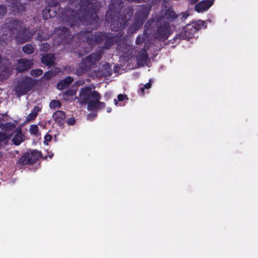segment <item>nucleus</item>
Returning a JSON list of instances; mask_svg holds the SVG:
<instances>
[{
  "label": "nucleus",
  "instance_id": "nucleus-2",
  "mask_svg": "<svg viewBox=\"0 0 258 258\" xmlns=\"http://www.w3.org/2000/svg\"><path fill=\"white\" fill-rule=\"evenodd\" d=\"M177 16L175 12L171 10H167L164 14L158 19H154L159 23L155 36L159 39H166L170 34L169 23L177 18Z\"/></svg>",
  "mask_w": 258,
  "mask_h": 258
},
{
  "label": "nucleus",
  "instance_id": "nucleus-39",
  "mask_svg": "<svg viewBox=\"0 0 258 258\" xmlns=\"http://www.w3.org/2000/svg\"><path fill=\"white\" fill-rule=\"evenodd\" d=\"M142 42V39L140 37H138L137 40H136V43L137 44H140V43Z\"/></svg>",
  "mask_w": 258,
  "mask_h": 258
},
{
  "label": "nucleus",
  "instance_id": "nucleus-38",
  "mask_svg": "<svg viewBox=\"0 0 258 258\" xmlns=\"http://www.w3.org/2000/svg\"><path fill=\"white\" fill-rule=\"evenodd\" d=\"M199 0H188V2L191 4H194L197 3Z\"/></svg>",
  "mask_w": 258,
  "mask_h": 258
},
{
  "label": "nucleus",
  "instance_id": "nucleus-23",
  "mask_svg": "<svg viewBox=\"0 0 258 258\" xmlns=\"http://www.w3.org/2000/svg\"><path fill=\"white\" fill-rule=\"evenodd\" d=\"M41 108L36 106L34 107L31 113L28 115L27 120L30 121L35 119L39 112L41 111Z\"/></svg>",
  "mask_w": 258,
  "mask_h": 258
},
{
  "label": "nucleus",
  "instance_id": "nucleus-41",
  "mask_svg": "<svg viewBox=\"0 0 258 258\" xmlns=\"http://www.w3.org/2000/svg\"><path fill=\"white\" fill-rule=\"evenodd\" d=\"M145 89L143 87H141L140 88V92L142 93V94L143 95L144 94V90Z\"/></svg>",
  "mask_w": 258,
  "mask_h": 258
},
{
  "label": "nucleus",
  "instance_id": "nucleus-37",
  "mask_svg": "<svg viewBox=\"0 0 258 258\" xmlns=\"http://www.w3.org/2000/svg\"><path fill=\"white\" fill-rule=\"evenodd\" d=\"M151 83H150V81L149 82L146 83V84H145L143 86V87L146 89H150L151 88Z\"/></svg>",
  "mask_w": 258,
  "mask_h": 258
},
{
  "label": "nucleus",
  "instance_id": "nucleus-6",
  "mask_svg": "<svg viewBox=\"0 0 258 258\" xmlns=\"http://www.w3.org/2000/svg\"><path fill=\"white\" fill-rule=\"evenodd\" d=\"M35 85V81L30 77L22 78L15 87L16 94L18 96L23 95L28 92Z\"/></svg>",
  "mask_w": 258,
  "mask_h": 258
},
{
  "label": "nucleus",
  "instance_id": "nucleus-14",
  "mask_svg": "<svg viewBox=\"0 0 258 258\" xmlns=\"http://www.w3.org/2000/svg\"><path fill=\"white\" fill-rule=\"evenodd\" d=\"M126 23L127 21L123 19H121V21L120 19L117 21L113 19L111 21V28L113 31H117L123 29L127 25Z\"/></svg>",
  "mask_w": 258,
  "mask_h": 258
},
{
  "label": "nucleus",
  "instance_id": "nucleus-13",
  "mask_svg": "<svg viewBox=\"0 0 258 258\" xmlns=\"http://www.w3.org/2000/svg\"><path fill=\"white\" fill-rule=\"evenodd\" d=\"M214 0H204L199 3L195 7L196 10L201 12L207 10L213 4Z\"/></svg>",
  "mask_w": 258,
  "mask_h": 258
},
{
  "label": "nucleus",
  "instance_id": "nucleus-25",
  "mask_svg": "<svg viewBox=\"0 0 258 258\" xmlns=\"http://www.w3.org/2000/svg\"><path fill=\"white\" fill-rule=\"evenodd\" d=\"M15 128L14 124L12 122H8L3 123L0 121V128L1 129H13Z\"/></svg>",
  "mask_w": 258,
  "mask_h": 258
},
{
  "label": "nucleus",
  "instance_id": "nucleus-44",
  "mask_svg": "<svg viewBox=\"0 0 258 258\" xmlns=\"http://www.w3.org/2000/svg\"><path fill=\"white\" fill-rule=\"evenodd\" d=\"M150 22L148 21V22H147V23H146V24L145 26H146V27H147L148 26H150Z\"/></svg>",
  "mask_w": 258,
  "mask_h": 258
},
{
  "label": "nucleus",
  "instance_id": "nucleus-48",
  "mask_svg": "<svg viewBox=\"0 0 258 258\" xmlns=\"http://www.w3.org/2000/svg\"><path fill=\"white\" fill-rule=\"evenodd\" d=\"M52 156V154L51 155V156H50V158H51V157Z\"/></svg>",
  "mask_w": 258,
  "mask_h": 258
},
{
  "label": "nucleus",
  "instance_id": "nucleus-18",
  "mask_svg": "<svg viewBox=\"0 0 258 258\" xmlns=\"http://www.w3.org/2000/svg\"><path fill=\"white\" fill-rule=\"evenodd\" d=\"M17 132L15 134L12 139L13 144L16 146L20 145L25 140V136L22 133V130H17Z\"/></svg>",
  "mask_w": 258,
  "mask_h": 258
},
{
  "label": "nucleus",
  "instance_id": "nucleus-5",
  "mask_svg": "<svg viewBox=\"0 0 258 258\" xmlns=\"http://www.w3.org/2000/svg\"><path fill=\"white\" fill-rule=\"evenodd\" d=\"M102 55L101 52L92 54L85 58L82 62L76 69L75 74L77 76H81L89 69L94 63L99 60Z\"/></svg>",
  "mask_w": 258,
  "mask_h": 258
},
{
  "label": "nucleus",
  "instance_id": "nucleus-22",
  "mask_svg": "<svg viewBox=\"0 0 258 258\" xmlns=\"http://www.w3.org/2000/svg\"><path fill=\"white\" fill-rule=\"evenodd\" d=\"M73 81V79L71 77H68L65 79L61 81L57 84V88L59 90L64 89L68 86Z\"/></svg>",
  "mask_w": 258,
  "mask_h": 258
},
{
  "label": "nucleus",
  "instance_id": "nucleus-31",
  "mask_svg": "<svg viewBox=\"0 0 258 258\" xmlns=\"http://www.w3.org/2000/svg\"><path fill=\"white\" fill-rule=\"evenodd\" d=\"M52 139V136L49 135V134H47L45 135L44 137V144L46 145H48V142L50 141Z\"/></svg>",
  "mask_w": 258,
  "mask_h": 258
},
{
  "label": "nucleus",
  "instance_id": "nucleus-36",
  "mask_svg": "<svg viewBox=\"0 0 258 258\" xmlns=\"http://www.w3.org/2000/svg\"><path fill=\"white\" fill-rule=\"evenodd\" d=\"M125 97H126L125 95H123L122 94H119L117 96V99L118 101H121L124 100V99L125 98Z\"/></svg>",
  "mask_w": 258,
  "mask_h": 258
},
{
  "label": "nucleus",
  "instance_id": "nucleus-19",
  "mask_svg": "<svg viewBox=\"0 0 258 258\" xmlns=\"http://www.w3.org/2000/svg\"><path fill=\"white\" fill-rule=\"evenodd\" d=\"M12 134L6 132H0V148L2 146L8 145Z\"/></svg>",
  "mask_w": 258,
  "mask_h": 258
},
{
  "label": "nucleus",
  "instance_id": "nucleus-34",
  "mask_svg": "<svg viewBox=\"0 0 258 258\" xmlns=\"http://www.w3.org/2000/svg\"><path fill=\"white\" fill-rule=\"evenodd\" d=\"M40 32H39L38 33V36H37V39L39 41H42V40H46L48 38V37H43L41 36V35L40 34Z\"/></svg>",
  "mask_w": 258,
  "mask_h": 258
},
{
  "label": "nucleus",
  "instance_id": "nucleus-32",
  "mask_svg": "<svg viewBox=\"0 0 258 258\" xmlns=\"http://www.w3.org/2000/svg\"><path fill=\"white\" fill-rule=\"evenodd\" d=\"M6 13V7L5 5H0V16L4 15Z\"/></svg>",
  "mask_w": 258,
  "mask_h": 258
},
{
  "label": "nucleus",
  "instance_id": "nucleus-15",
  "mask_svg": "<svg viewBox=\"0 0 258 258\" xmlns=\"http://www.w3.org/2000/svg\"><path fill=\"white\" fill-rule=\"evenodd\" d=\"M99 99H94V101L89 102L88 109L89 110H96L105 107V103L99 101Z\"/></svg>",
  "mask_w": 258,
  "mask_h": 258
},
{
  "label": "nucleus",
  "instance_id": "nucleus-4",
  "mask_svg": "<svg viewBox=\"0 0 258 258\" xmlns=\"http://www.w3.org/2000/svg\"><path fill=\"white\" fill-rule=\"evenodd\" d=\"M79 35L83 40L84 39L86 40L87 42L91 47L95 43L101 44L103 41H105L104 48L106 49H108L113 44V37L102 33L96 32L95 34L92 35L88 32L84 31L80 32Z\"/></svg>",
  "mask_w": 258,
  "mask_h": 258
},
{
  "label": "nucleus",
  "instance_id": "nucleus-11",
  "mask_svg": "<svg viewBox=\"0 0 258 258\" xmlns=\"http://www.w3.org/2000/svg\"><path fill=\"white\" fill-rule=\"evenodd\" d=\"M58 3V0H49L48 6L43 12L45 19L53 18L56 16L59 10Z\"/></svg>",
  "mask_w": 258,
  "mask_h": 258
},
{
  "label": "nucleus",
  "instance_id": "nucleus-29",
  "mask_svg": "<svg viewBox=\"0 0 258 258\" xmlns=\"http://www.w3.org/2000/svg\"><path fill=\"white\" fill-rule=\"evenodd\" d=\"M54 75V74L52 72L48 71L44 74L43 78L44 79L49 80L50 78H51Z\"/></svg>",
  "mask_w": 258,
  "mask_h": 258
},
{
  "label": "nucleus",
  "instance_id": "nucleus-26",
  "mask_svg": "<svg viewBox=\"0 0 258 258\" xmlns=\"http://www.w3.org/2000/svg\"><path fill=\"white\" fill-rule=\"evenodd\" d=\"M23 51L27 54H31L33 52L34 48L31 44H26L23 47Z\"/></svg>",
  "mask_w": 258,
  "mask_h": 258
},
{
  "label": "nucleus",
  "instance_id": "nucleus-35",
  "mask_svg": "<svg viewBox=\"0 0 258 258\" xmlns=\"http://www.w3.org/2000/svg\"><path fill=\"white\" fill-rule=\"evenodd\" d=\"M96 116V113H90V114H88L87 118L89 120H92V119H94Z\"/></svg>",
  "mask_w": 258,
  "mask_h": 258
},
{
  "label": "nucleus",
  "instance_id": "nucleus-45",
  "mask_svg": "<svg viewBox=\"0 0 258 258\" xmlns=\"http://www.w3.org/2000/svg\"><path fill=\"white\" fill-rule=\"evenodd\" d=\"M114 103L116 105L118 104L117 100L116 99L114 100Z\"/></svg>",
  "mask_w": 258,
  "mask_h": 258
},
{
  "label": "nucleus",
  "instance_id": "nucleus-28",
  "mask_svg": "<svg viewBox=\"0 0 258 258\" xmlns=\"http://www.w3.org/2000/svg\"><path fill=\"white\" fill-rule=\"evenodd\" d=\"M43 74V71L41 69H35L31 71V74L34 77H38Z\"/></svg>",
  "mask_w": 258,
  "mask_h": 258
},
{
  "label": "nucleus",
  "instance_id": "nucleus-27",
  "mask_svg": "<svg viewBox=\"0 0 258 258\" xmlns=\"http://www.w3.org/2000/svg\"><path fill=\"white\" fill-rule=\"evenodd\" d=\"M61 104L58 100H53L49 104V106L51 108H58L60 107Z\"/></svg>",
  "mask_w": 258,
  "mask_h": 258
},
{
  "label": "nucleus",
  "instance_id": "nucleus-17",
  "mask_svg": "<svg viewBox=\"0 0 258 258\" xmlns=\"http://www.w3.org/2000/svg\"><path fill=\"white\" fill-rule=\"evenodd\" d=\"M148 55L147 51L145 49H142L138 53L137 56V63L139 66H143L147 62L148 59Z\"/></svg>",
  "mask_w": 258,
  "mask_h": 258
},
{
  "label": "nucleus",
  "instance_id": "nucleus-42",
  "mask_svg": "<svg viewBox=\"0 0 258 258\" xmlns=\"http://www.w3.org/2000/svg\"><path fill=\"white\" fill-rule=\"evenodd\" d=\"M37 125H31L30 129H31V130L37 129Z\"/></svg>",
  "mask_w": 258,
  "mask_h": 258
},
{
  "label": "nucleus",
  "instance_id": "nucleus-3",
  "mask_svg": "<svg viewBox=\"0 0 258 258\" xmlns=\"http://www.w3.org/2000/svg\"><path fill=\"white\" fill-rule=\"evenodd\" d=\"M8 27L12 33L15 34V39L18 43L22 44L29 41L33 35V32L23 27L22 23L20 21H11Z\"/></svg>",
  "mask_w": 258,
  "mask_h": 258
},
{
  "label": "nucleus",
  "instance_id": "nucleus-20",
  "mask_svg": "<svg viewBox=\"0 0 258 258\" xmlns=\"http://www.w3.org/2000/svg\"><path fill=\"white\" fill-rule=\"evenodd\" d=\"M54 60V55L51 54H44L41 57L42 62L47 66L53 65Z\"/></svg>",
  "mask_w": 258,
  "mask_h": 258
},
{
  "label": "nucleus",
  "instance_id": "nucleus-7",
  "mask_svg": "<svg viewBox=\"0 0 258 258\" xmlns=\"http://www.w3.org/2000/svg\"><path fill=\"white\" fill-rule=\"evenodd\" d=\"M94 99L101 98L100 94L95 91H92L90 87L82 89L79 95V98L76 97L74 99H78L80 104H85L92 100H90V98Z\"/></svg>",
  "mask_w": 258,
  "mask_h": 258
},
{
  "label": "nucleus",
  "instance_id": "nucleus-47",
  "mask_svg": "<svg viewBox=\"0 0 258 258\" xmlns=\"http://www.w3.org/2000/svg\"><path fill=\"white\" fill-rule=\"evenodd\" d=\"M109 15H110V12H108L107 13L106 16H107V17H109Z\"/></svg>",
  "mask_w": 258,
  "mask_h": 258
},
{
  "label": "nucleus",
  "instance_id": "nucleus-40",
  "mask_svg": "<svg viewBox=\"0 0 258 258\" xmlns=\"http://www.w3.org/2000/svg\"><path fill=\"white\" fill-rule=\"evenodd\" d=\"M32 134H35L38 130H30Z\"/></svg>",
  "mask_w": 258,
  "mask_h": 258
},
{
  "label": "nucleus",
  "instance_id": "nucleus-9",
  "mask_svg": "<svg viewBox=\"0 0 258 258\" xmlns=\"http://www.w3.org/2000/svg\"><path fill=\"white\" fill-rule=\"evenodd\" d=\"M41 155V153L40 152L36 150H34L30 153L26 152L18 160L17 164L20 165H32L37 161Z\"/></svg>",
  "mask_w": 258,
  "mask_h": 258
},
{
  "label": "nucleus",
  "instance_id": "nucleus-1",
  "mask_svg": "<svg viewBox=\"0 0 258 258\" xmlns=\"http://www.w3.org/2000/svg\"><path fill=\"white\" fill-rule=\"evenodd\" d=\"M63 24L73 27L80 25L82 23L84 25L89 24L92 29H97L100 24L99 19L96 15V10L93 8L91 0H82L79 10L75 11L69 9L63 12L61 15Z\"/></svg>",
  "mask_w": 258,
  "mask_h": 258
},
{
  "label": "nucleus",
  "instance_id": "nucleus-46",
  "mask_svg": "<svg viewBox=\"0 0 258 258\" xmlns=\"http://www.w3.org/2000/svg\"><path fill=\"white\" fill-rule=\"evenodd\" d=\"M111 110V109L110 108H107V112H110Z\"/></svg>",
  "mask_w": 258,
  "mask_h": 258
},
{
  "label": "nucleus",
  "instance_id": "nucleus-30",
  "mask_svg": "<svg viewBox=\"0 0 258 258\" xmlns=\"http://www.w3.org/2000/svg\"><path fill=\"white\" fill-rule=\"evenodd\" d=\"M113 4V7L112 8H111L110 9L112 10L113 9L114 10H115V9H117L118 7H117V5L118 6V7H120L121 5V1L120 0H116L115 2L114 3V1L111 2Z\"/></svg>",
  "mask_w": 258,
  "mask_h": 258
},
{
  "label": "nucleus",
  "instance_id": "nucleus-10",
  "mask_svg": "<svg viewBox=\"0 0 258 258\" xmlns=\"http://www.w3.org/2000/svg\"><path fill=\"white\" fill-rule=\"evenodd\" d=\"M55 35L57 37L55 43L57 44L68 43L72 38V36L65 27L55 29L54 34V37Z\"/></svg>",
  "mask_w": 258,
  "mask_h": 258
},
{
  "label": "nucleus",
  "instance_id": "nucleus-12",
  "mask_svg": "<svg viewBox=\"0 0 258 258\" xmlns=\"http://www.w3.org/2000/svg\"><path fill=\"white\" fill-rule=\"evenodd\" d=\"M33 64V60L31 59H19L17 61L16 69L18 72H22L31 68Z\"/></svg>",
  "mask_w": 258,
  "mask_h": 258
},
{
  "label": "nucleus",
  "instance_id": "nucleus-33",
  "mask_svg": "<svg viewBox=\"0 0 258 258\" xmlns=\"http://www.w3.org/2000/svg\"><path fill=\"white\" fill-rule=\"evenodd\" d=\"M75 122H76V119L73 117H71L70 118H69L67 120V122L69 125H73V124H75Z\"/></svg>",
  "mask_w": 258,
  "mask_h": 258
},
{
  "label": "nucleus",
  "instance_id": "nucleus-24",
  "mask_svg": "<svg viewBox=\"0 0 258 258\" xmlns=\"http://www.w3.org/2000/svg\"><path fill=\"white\" fill-rule=\"evenodd\" d=\"M76 92L75 90H68L63 93V98L66 101H68L70 100L71 101L72 99H70V97H72L74 95H75L76 94Z\"/></svg>",
  "mask_w": 258,
  "mask_h": 258
},
{
  "label": "nucleus",
  "instance_id": "nucleus-43",
  "mask_svg": "<svg viewBox=\"0 0 258 258\" xmlns=\"http://www.w3.org/2000/svg\"><path fill=\"white\" fill-rule=\"evenodd\" d=\"M188 16V14H187V13H184L183 15V18L184 19H186L187 17Z\"/></svg>",
  "mask_w": 258,
  "mask_h": 258
},
{
  "label": "nucleus",
  "instance_id": "nucleus-21",
  "mask_svg": "<svg viewBox=\"0 0 258 258\" xmlns=\"http://www.w3.org/2000/svg\"><path fill=\"white\" fill-rule=\"evenodd\" d=\"M53 117L58 123L62 124L66 117L65 113L61 110L57 111L54 113Z\"/></svg>",
  "mask_w": 258,
  "mask_h": 258
},
{
  "label": "nucleus",
  "instance_id": "nucleus-8",
  "mask_svg": "<svg viewBox=\"0 0 258 258\" xmlns=\"http://www.w3.org/2000/svg\"><path fill=\"white\" fill-rule=\"evenodd\" d=\"M149 12V9L148 8L143 7L141 11L137 13L136 22L130 27V32L134 33L141 27L147 19Z\"/></svg>",
  "mask_w": 258,
  "mask_h": 258
},
{
  "label": "nucleus",
  "instance_id": "nucleus-16",
  "mask_svg": "<svg viewBox=\"0 0 258 258\" xmlns=\"http://www.w3.org/2000/svg\"><path fill=\"white\" fill-rule=\"evenodd\" d=\"M204 25L205 22L201 20H199L197 23H193L188 30L185 31L186 35H192L197 31L203 27Z\"/></svg>",
  "mask_w": 258,
  "mask_h": 258
}]
</instances>
